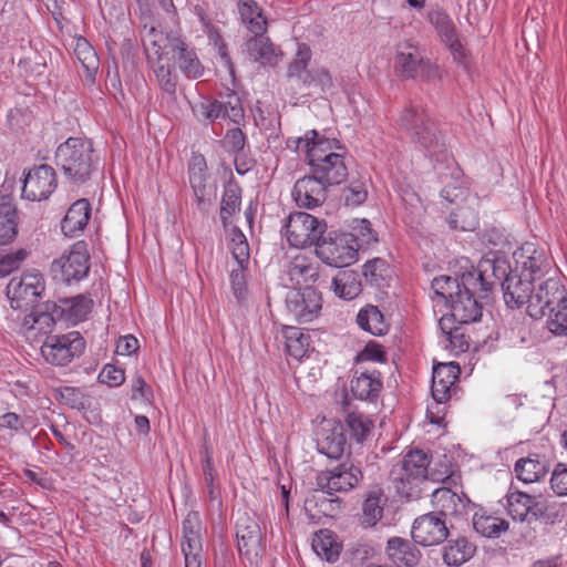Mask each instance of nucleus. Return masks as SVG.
<instances>
[{
    "mask_svg": "<svg viewBox=\"0 0 567 567\" xmlns=\"http://www.w3.org/2000/svg\"><path fill=\"white\" fill-rule=\"evenodd\" d=\"M293 143L298 152L307 154L310 172L329 188L347 179L349 173L344 162L346 148L339 141L321 136L313 130L297 137Z\"/></svg>",
    "mask_w": 567,
    "mask_h": 567,
    "instance_id": "1",
    "label": "nucleus"
},
{
    "mask_svg": "<svg viewBox=\"0 0 567 567\" xmlns=\"http://www.w3.org/2000/svg\"><path fill=\"white\" fill-rule=\"evenodd\" d=\"M399 125L426 157L440 163L449 159L445 136L423 106L406 105L400 114Z\"/></svg>",
    "mask_w": 567,
    "mask_h": 567,
    "instance_id": "2",
    "label": "nucleus"
},
{
    "mask_svg": "<svg viewBox=\"0 0 567 567\" xmlns=\"http://www.w3.org/2000/svg\"><path fill=\"white\" fill-rule=\"evenodd\" d=\"M55 164L74 185L89 182L100 167V158L89 140L70 137L55 151Z\"/></svg>",
    "mask_w": 567,
    "mask_h": 567,
    "instance_id": "3",
    "label": "nucleus"
},
{
    "mask_svg": "<svg viewBox=\"0 0 567 567\" xmlns=\"http://www.w3.org/2000/svg\"><path fill=\"white\" fill-rule=\"evenodd\" d=\"M494 282L483 277V271H466L462 274L463 289L449 303L458 324L477 321L482 317V305L477 298L487 297Z\"/></svg>",
    "mask_w": 567,
    "mask_h": 567,
    "instance_id": "4",
    "label": "nucleus"
},
{
    "mask_svg": "<svg viewBox=\"0 0 567 567\" xmlns=\"http://www.w3.org/2000/svg\"><path fill=\"white\" fill-rule=\"evenodd\" d=\"M430 458L422 450L410 451L395 463L390 471V478L398 494L406 499L420 497V485L425 482Z\"/></svg>",
    "mask_w": 567,
    "mask_h": 567,
    "instance_id": "5",
    "label": "nucleus"
},
{
    "mask_svg": "<svg viewBox=\"0 0 567 567\" xmlns=\"http://www.w3.org/2000/svg\"><path fill=\"white\" fill-rule=\"evenodd\" d=\"M148 40L156 53L162 55H172L178 63L179 70L189 79L200 78L204 68L200 64L196 53L189 50L185 42L176 34H164L156 31L155 28L148 30Z\"/></svg>",
    "mask_w": 567,
    "mask_h": 567,
    "instance_id": "6",
    "label": "nucleus"
},
{
    "mask_svg": "<svg viewBox=\"0 0 567 567\" xmlns=\"http://www.w3.org/2000/svg\"><path fill=\"white\" fill-rule=\"evenodd\" d=\"M327 230V224L305 212L291 213L285 224V236L290 246L305 248L318 246Z\"/></svg>",
    "mask_w": 567,
    "mask_h": 567,
    "instance_id": "7",
    "label": "nucleus"
},
{
    "mask_svg": "<svg viewBox=\"0 0 567 567\" xmlns=\"http://www.w3.org/2000/svg\"><path fill=\"white\" fill-rule=\"evenodd\" d=\"M90 271V255L86 244L78 241L51 264V274L55 281L71 285L87 276Z\"/></svg>",
    "mask_w": 567,
    "mask_h": 567,
    "instance_id": "8",
    "label": "nucleus"
},
{
    "mask_svg": "<svg viewBox=\"0 0 567 567\" xmlns=\"http://www.w3.org/2000/svg\"><path fill=\"white\" fill-rule=\"evenodd\" d=\"M44 278L39 272H28L12 278L7 286V296L16 310L29 311L38 306L44 291Z\"/></svg>",
    "mask_w": 567,
    "mask_h": 567,
    "instance_id": "9",
    "label": "nucleus"
},
{
    "mask_svg": "<svg viewBox=\"0 0 567 567\" xmlns=\"http://www.w3.org/2000/svg\"><path fill=\"white\" fill-rule=\"evenodd\" d=\"M84 349L83 337L78 331H71L62 336H48L41 347V353L47 362L63 367L80 357Z\"/></svg>",
    "mask_w": 567,
    "mask_h": 567,
    "instance_id": "10",
    "label": "nucleus"
},
{
    "mask_svg": "<svg viewBox=\"0 0 567 567\" xmlns=\"http://www.w3.org/2000/svg\"><path fill=\"white\" fill-rule=\"evenodd\" d=\"M351 236L348 233L329 236L319 241L316 247L317 256L327 265L342 268L357 260L355 246L351 244Z\"/></svg>",
    "mask_w": 567,
    "mask_h": 567,
    "instance_id": "11",
    "label": "nucleus"
},
{
    "mask_svg": "<svg viewBox=\"0 0 567 567\" xmlns=\"http://www.w3.org/2000/svg\"><path fill=\"white\" fill-rule=\"evenodd\" d=\"M362 473L358 466L342 463L331 470H326L317 475V487L328 495L344 493L358 485Z\"/></svg>",
    "mask_w": 567,
    "mask_h": 567,
    "instance_id": "12",
    "label": "nucleus"
},
{
    "mask_svg": "<svg viewBox=\"0 0 567 567\" xmlns=\"http://www.w3.org/2000/svg\"><path fill=\"white\" fill-rule=\"evenodd\" d=\"M565 298L566 292L560 281L556 278H548L539 284L537 289L533 287L526 311L532 318L540 319L546 316L550 307H555Z\"/></svg>",
    "mask_w": 567,
    "mask_h": 567,
    "instance_id": "13",
    "label": "nucleus"
},
{
    "mask_svg": "<svg viewBox=\"0 0 567 567\" xmlns=\"http://www.w3.org/2000/svg\"><path fill=\"white\" fill-rule=\"evenodd\" d=\"M56 174L53 167L41 164L27 174L22 196L32 202L47 199L56 187Z\"/></svg>",
    "mask_w": 567,
    "mask_h": 567,
    "instance_id": "14",
    "label": "nucleus"
},
{
    "mask_svg": "<svg viewBox=\"0 0 567 567\" xmlns=\"http://www.w3.org/2000/svg\"><path fill=\"white\" fill-rule=\"evenodd\" d=\"M411 535L416 544L434 546L447 538L449 527L444 518L432 512L414 519Z\"/></svg>",
    "mask_w": 567,
    "mask_h": 567,
    "instance_id": "15",
    "label": "nucleus"
},
{
    "mask_svg": "<svg viewBox=\"0 0 567 567\" xmlns=\"http://www.w3.org/2000/svg\"><path fill=\"white\" fill-rule=\"evenodd\" d=\"M328 189L329 187L310 172L295 183L291 195L298 207L312 209L326 202Z\"/></svg>",
    "mask_w": 567,
    "mask_h": 567,
    "instance_id": "16",
    "label": "nucleus"
},
{
    "mask_svg": "<svg viewBox=\"0 0 567 567\" xmlns=\"http://www.w3.org/2000/svg\"><path fill=\"white\" fill-rule=\"evenodd\" d=\"M182 553L185 567L202 566L200 524L196 513H189L183 520Z\"/></svg>",
    "mask_w": 567,
    "mask_h": 567,
    "instance_id": "17",
    "label": "nucleus"
},
{
    "mask_svg": "<svg viewBox=\"0 0 567 567\" xmlns=\"http://www.w3.org/2000/svg\"><path fill=\"white\" fill-rule=\"evenodd\" d=\"M289 312L298 322H310L321 309V298L311 287L291 291L286 298Z\"/></svg>",
    "mask_w": 567,
    "mask_h": 567,
    "instance_id": "18",
    "label": "nucleus"
},
{
    "mask_svg": "<svg viewBox=\"0 0 567 567\" xmlns=\"http://www.w3.org/2000/svg\"><path fill=\"white\" fill-rule=\"evenodd\" d=\"M546 509L543 501L526 493L514 492L507 495V513L515 520H537L545 515Z\"/></svg>",
    "mask_w": 567,
    "mask_h": 567,
    "instance_id": "19",
    "label": "nucleus"
},
{
    "mask_svg": "<svg viewBox=\"0 0 567 567\" xmlns=\"http://www.w3.org/2000/svg\"><path fill=\"white\" fill-rule=\"evenodd\" d=\"M458 374L460 367L454 362L439 363L433 368L431 392L436 408L450 400L452 392L456 390Z\"/></svg>",
    "mask_w": 567,
    "mask_h": 567,
    "instance_id": "20",
    "label": "nucleus"
},
{
    "mask_svg": "<svg viewBox=\"0 0 567 567\" xmlns=\"http://www.w3.org/2000/svg\"><path fill=\"white\" fill-rule=\"evenodd\" d=\"M238 550L250 560L261 555L262 533L258 523L249 517H240L236 523Z\"/></svg>",
    "mask_w": 567,
    "mask_h": 567,
    "instance_id": "21",
    "label": "nucleus"
},
{
    "mask_svg": "<svg viewBox=\"0 0 567 567\" xmlns=\"http://www.w3.org/2000/svg\"><path fill=\"white\" fill-rule=\"evenodd\" d=\"M347 439L342 424L327 422L317 437V447L321 454L329 458H339L346 451Z\"/></svg>",
    "mask_w": 567,
    "mask_h": 567,
    "instance_id": "22",
    "label": "nucleus"
},
{
    "mask_svg": "<svg viewBox=\"0 0 567 567\" xmlns=\"http://www.w3.org/2000/svg\"><path fill=\"white\" fill-rule=\"evenodd\" d=\"M431 503L435 514L442 518L462 515L471 501L465 494H457L447 487H440L432 492Z\"/></svg>",
    "mask_w": 567,
    "mask_h": 567,
    "instance_id": "23",
    "label": "nucleus"
},
{
    "mask_svg": "<svg viewBox=\"0 0 567 567\" xmlns=\"http://www.w3.org/2000/svg\"><path fill=\"white\" fill-rule=\"evenodd\" d=\"M504 291V300L511 308H519L529 301L533 292V281L523 275L511 271L501 281Z\"/></svg>",
    "mask_w": 567,
    "mask_h": 567,
    "instance_id": "24",
    "label": "nucleus"
},
{
    "mask_svg": "<svg viewBox=\"0 0 567 567\" xmlns=\"http://www.w3.org/2000/svg\"><path fill=\"white\" fill-rule=\"evenodd\" d=\"M245 50L254 62L262 66H275L281 56V51L265 33H254V37L245 42Z\"/></svg>",
    "mask_w": 567,
    "mask_h": 567,
    "instance_id": "25",
    "label": "nucleus"
},
{
    "mask_svg": "<svg viewBox=\"0 0 567 567\" xmlns=\"http://www.w3.org/2000/svg\"><path fill=\"white\" fill-rule=\"evenodd\" d=\"M385 554L396 567H414L419 564L421 558L420 550L409 539L401 537H391L388 539Z\"/></svg>",
    "mask_w": 567,
    "mask_h": 567,
    "instance_id": "26",
    "label": "nucleus"
},
{
    "mask_svg": "<svg viewBox=\"0 0 567 567\" xmlns=\"http://www.w3.org/2000/svg\"><path fill=\"white\" fill-rule=\"evenodd\" d=\"M206 159L200 154L192 156L188 165L189 183L199 209L205 210L209 198L206 192Z\"/></svg>",
    "mask_w": 567,
    "mask_h": 567,
    "instance_id": "27",
    "label": "nucleus"
},
{
    "mask_svg": "<svg viewBox=\"0 0 567 567\" xmlns=\"http://www.w3.org/2000/svg\"><path fill=\"white\" fill-rule=\"evenodd\" d=\"M91 217V205L87 199L74 202L61 221V229L65 236L74 237L82 231Z\"/></svg>",
    "mask_w": 567,
    "mask_h": 567,
    "instance_id": "28",
    "label": "nucleus"
},
{
    "mask_svg": "<svg viewBox=\"0 0 567 567\" xmlns=\"http://www.w3.org/2000/svg\"><path fill=\"white\" fill-rule=\"evenodd\" d=\"M549 468V463L544 455L534 453L519 458L515 464V473L524 483H534L543 478Z\"/></svg>",
    "mask_w": 567,
    "mask_h": 567,
    "instance_id": "29",
    "label": "nucleus"
},
{
    "mask_svg": "<svg viewBox=\"0 0 567 567\" xmlns=\"http://www.w3.org/2000/svg\"><path fill=\"white\" fill-rule=\"evenodd\" d=\"M421 61L422 58L413 45L408 42L398 45L394 69L401 78L413 79L417 76Z\"/></svg>",
    "mask_w": 567,
    "mask_h": 567,
    "instance_id": "30",
    "label": "nucleus"
},
{
    "mask_svg": "<svg viewBox=\"0 0 567 567\" xmlns=\"http://www.w3.org/2000/svg\"><path fill=\"white\" fill-rule=\"evenodd\" d=\"M429 21L447 48L451 51L458 52L461 43L455 25L449 14L441 9L432 10L429 12Z\"/></svg>",
    "mask_w": 567,
    "mask_h": 567,
    "instance_id": "31",
    "label": "nucleus"
},
{
    "mask_svg": "<svg viewBox=\"0 0 567 567\" xmlns=\"http://www.w3.org/2000/svg\"><path fill=\"white\" fill-rule=\"evenodd\" d=\"M476 551V546L465 537L449 540L443 548V560L447 566H461L470 560Z\"/></svg>",
    "mask_w": 567,
    "mask_h": 567,
    "instance_id": "32",
    "label": "nucleus"
},
{
    "mask_svg": "<svg viewBox=\"0 0 567 567\" xmlns=\"http://www.w3.org/2000/svg\"><path fill=\"white\" fill-rule=\"evenodd\" d=\"M237 8L243 23L251 33H265L267 31V19L255 0H239Z\"/></svg>",
    "mask_w": 567,
    "mask_h": 567,
    "instance_id": "33",
    "label": "nucleus"
},
{
    "mask_svg": "<svg viewBox=\"0 0 567 567\" xmlns=\"http://www.w3.org/2000/svg\"><path fill=\"white\" fill-rule=\"evenodd\" d=\"M287 272L291 281L297 285H306L316 282L319 279V266L311 264L303 256L295 257L288 265Z\"/></svg>",
    "mask_w": 567,
    "mask_h": 567,
    "instance_id": "34",
    "label": "nucleus"
},
{
    "mask_svg": "<svg viewBox=\"0 0 567 567\" xmlns=\"http://www.w3.org/2000/svg\"><path fill=\"white\" fill-rule=\"evenodd\" d=\"M332 286L336 295L347 300L358 297L362 290L360 275L350 269L339 271L332 279Z\"/></svg>",
    "mask_w": 567,
    "mask_h": 567,
    "instance_id": "35",
    "label": "nucleus"
},
{
    "mask_svg": "<svg viewBox=\"0 0 567 567\" xmlns=\"http://www.w3.org/2000/svg\"><path fill=\"white\" fill-rule=\"evenodd\" d=\"M386 497L379 488L369 492L362 505L361 520L365 527H373L383 516Z\"/></svg>",
    "mask_w": 567,
    "mask_h": 567,
    "instance_id": "36",
    "label": "nucleus"
},
{
    "mask_svg": "<svg viewBox=\"0 0 567 567\" xmlns=\"http://www.w3.org/2000/svg\"><path fill=\"white\" fill-rule=\"evenodd\" d=\"M350 389L352 394L359 400H372L378 396L382 389V382L379 378V373L369 374L361 373L359 377H354L350 382Z\"/></svg>",
    "mask_w": 567,
    "mask_h": 567,
    "instance_id": "37",
    "label": "nucleus"
},
{
    "mask_svg": "<svg viewBox=\"0 0 567 567\" xmlns=\"http://www.w3.org/2000/svg\"><path fill=\"white\" fill-rule=\"evenodd\" d=\"M312 52L308 44L299 43L293 60L289 63L287 76L296 80L302 86L309 78L310 70H308L311 61Z\"/></svg>",
    "mask_w": 567,
    "mask_h": 567,
    "instance_id": "38",
    "label": "nucleus"
},
{
    "mask_svg": "<svg viewBox=\"0 0 567 567\" xmlns=\"http://www.w3.org/2000/svg\"><path fill=\"white\" fill-rule=\"evenodd\" d=\"M74 53L85 71L86 82L93 84L100 64L95 50L84 38H78Z\"/></svg>",
    "mask_w": 567,
    "mask_h": 567,
    "instance_id": "39",
    "label": "nucleus"
},
{
    "mask_svg": "<svg viewBox=\"0 0 567 567\" xmlns=\"http://www.w3.org/2000/svg\"><path fill=\"white\" fill-rule=\"evenodd\" d=\"M286 350L292 358L302 359L310 347V336L296 327H286L284 329Z\"/></svg>",
    "mask_w": 567,
    "mask_h": 567,
    "instance_id": "40",
    "label": "nucleus"
},
{
    "mask_svg": "<svg viewBox=\"0 0 567 567\" xmlns=\"http://www.w3.org/2000/svg\"><path fill=\"white\" fill-rule=\"evenodd\" d=\"M473 527L483 537H498L509 527L507 520L484 513H475L473 516Z\"/></svg>",
    "mask_w": 567,
    "mask_h": 567,
    "instance_id": "41",
    "label": "nucleus"
},
{
    "mask_svg": "<svg viewBox=\"0 0 567 567\" xmlns=\"http://www.w3.org/2000/svg\"><path fill=\"white\" fill-rule=\"evenodd\" d=\"M17 209L11 202L0 203V246L13 240L17 235Z\"/></svg>",
    "mask_w": 567,
    "mask_h": 567,
    "instance_id": "42",
    "label": "nucleus"
},
{
    "mask_svg": "<svg viewBox=\"0 0 567 567\" xmlns=\"http://www.w3.org/2000/svg\"><path fill=\"white\" fill-rule=\"evenodd\" d=\"M357 322L360 328L373 336H382L386 332L383 315L374 306L361 309L357 316Z\"/></svg>",
    "mask_w": 567,
    "mask_h": 567,
    "instance_id": "43",
    "label": "nucleus"
},
{
    "mask_svg": "<svg viewBox=\"0 0 567 567\" xmlns=\"http://www.w3.org/2000/svg\"><path fill=\"white\" fill-rule=\"evenodd\" d=\"M312 548L319 557L330 563L336 561L341 551V545L333 539L328 530H320L316 534Z\"/></svg>",
    "mask_w": 567,
    "mask_h": 567,
    "instance_id": "44",
    "label": "nucleus"
},
{
    "mask_svg": "<svg viewBox=\"0 0 567 567\" xmlns=\"http://www.w3.org/2000/svg\"><path fill=\"white\" fill-rule=\"evenodd\" d=\"M351 244L355 246V250L368 248L378 241V235L372 229L371 223L368 219H354L351 225Z\"/></svg>",
    "mask_w": 567,
    "mask_h": 567,
    "instance_id": "45",
    "label": "nucleus"
},
{
    "mask_svg": "<svg viewBox=\"0 0 567 567\" xmlns=\"http://www.w3.org/2000/svg\"><path fill=\"white\" fill-rule=\"evenodd\" d=\"M241 189L237 184H229L223 194L220 203V219L226 227L229 219L240 209Z\"/></svg>",
    "mask_w": 567,
    "mask_h": 567,
    "instance_id": "46",
    "label": "nucleus"
},
{
    "mask_svg": "<svg viewBox=\"0 0 567 567\" xmlns=\"http://www.w3.org/2000/svg\"><path fill=\"white\" fill-rule=\"evenodd\" d=\"M546 327L555 336H567V297L546 313Z\"/></svg>",
    "mask_w": 567,
    "mask_h": 567,
    "instance_id": "47",
    "label": "nucleus"
},
{
    "mask_svg": "<svg viewBox=\"0 0 567 567\" xmlns=\"http://www.w3.org/2000/svg\"><path fill=\"white\" fill-rule=\"evenodd\" d=\"M62 311L66 313L69 320L73 322L82 321L90 313L92 308V300L79 295L71 299H63Z\"/></svg>",
    "mask_w": 567,
    "mask_h": 567,
    "instance_id": "48",
    "label": "nucleus"
},
{
    "mask_svg": "<svg viewBox=\"0 0 567 567\" xmlns=\"http://www.w3.org/2000/svg\"><path fill=\"white\" fill-rule=\"evenodd\" d=\"M326 494L317 487L313 494L306 499V508H317L318 513L324 516H334L340 509L341 501L339 497L328 498Z\"/></svg>",
    "mask_w": 567,
    "mask_h": 567,
    "instance_id": "49",
    "label": "nucleus"
},
{
    "mask_svg": "<svg viewBox=\"0 0 567 567\" xmlns=\"http://www.w3.org/2000/svg\"><path fill=\"white\" fill-rule=\"evenodd\" d=\"M434 293L442 298L446 305L454 299L458 291L463 289L462 277L453 278L450 276H440L432 280Z\"/></svg>",
    "mask_w": 567,
    "mask_h": 567,
    "instance_id": "50",
    "label": "nucleus"
},
{
    "mask_svg": "<svg viewBox=\"0 0 567 567\" xmlns=\"http://www.w3.org/2000/svg\"><path fill=\"white\" fill-rule=\"evenodd\" d=\"M449 225L453 229L463 231L474 230L478 225L476 213L468 206L457 207L449 217Z\"/></svg>",
    "mask_w": 567,
    "mask_h": 567,
    "instance_id": "51",
    "label": "nucleus"
},
{
    "mask_svg": "<svg viewBox=\"0 0 567 567\" xmlns=\"http://www.w3.org/2000/svg\"><path fill=\"white\" fill-rule=\"evenodd\" d=\"M347 426L351 437L358 443H362L369 436L373 422L362 413L351 412L347 415Z\"/></svg>",
    "mask_w": 567,
    "mask_h": 567,
    "instance_id": "52",
    "label": "nucleus"
},
{
    "mask_svg": "<svg viewBox=\"0 0 567 567\" xmlns=\"http://www.w3.org/2000/svg\"><path fill=\"white\" fill-rule=\"evenodd\" d=\"M29 310L30 312L24 316L22 322L25 328L47 331L53 326L54 319L52 315L49 313V306L42 309V307L38 305Z\"/></svg>",
    "mask_w": 567,
    "mask_h": 567,
    "instance_id": "53",
    "label": "nucleus"
},
{
    "mask_svg": "<svg viewBox=\"0 0 567 567\" xmlns=\"http://www.w3.org/2000/svg\"><path fill=\"white\" fill-rule=\"evenodd\" d=\"M522 265L523 270L520 275L532 281H535L544 276V269L549 265V262L543 252L534 250L533 254L522 262Z\"/></svg>",
    "mask_w": 567,
    "mask_h": 567,
    "instance_id": "54",
    "label": "nucleus"
},
{
    "mask_svg": "<svg viewBox=\"0 0 567 567\" xmlns=\"http://www.w3.org/2000/svg\"><path fill=\"white\" fill-rule=\"evenodd\" d=\"M389 271L388 262L382 258L368 260L363 266V276L368 282L374 286H381Z\"/></svg>",
    "mask_w": 567,
    "mask_h": 567,
    "instance_id": "55",
    "label": "nucleus"
},
{
    "mask_svg": "<svg viewBox=\"0 0 567 567\" xmlns=\"http://www.w3.org/2000/svg\"><path fill=\"white\" fill-rule=\"evenodd\" d=\"M367 186L361 179L351 181L350 185L342 192V198L347 206H359L367 200Z\"/></svg>",
    "mask_w": 567,
    "mask_h": 567,
    "instance_id": "56",
    "label": "nucleus"
},
{
    "mask_svg": "<svg viewBox=\"0 0 567 567\" xmlns=\"http://www.w3.org/2000/svg\"><path fill=\"white\" fill-rule=\"evenodd\" d=\"M63 403L75 410H85L90 406V398L80 389L65 386L60 392Z\"/></svg>",
    "mask_w": 567,
    "mask_h": 567,
    "instance_id": "57",
    "label": "nucleus"
},
{
    "mask_svg": "<svg viewBox=\"0 0 567 567\" xmlns=\"http://www.w3.org/2000/svg\"><path fill=\"white\" fill-rule=\"evenodd\" d=\"M317 85L322 92H327L333 89V79L330 72L326 68H315L310 70L309 78L307 79L303 87Z\"/></svg>",
    "mask_w": 567,
    "mask_h": 567,
    "instance_id": "58",
    "label": "nucleus"
},
{
    "mask_svg": "<svg viewBox=\"0 0 567 567\" xmlns=\"http://www.w3.org/2000/svg\"><path fill=\"white\" fill-rule=\"evenodd\" d=\"M99 380L110 386H118L125 381V373L116 365L105 364L99 374Z\"/></svg>",
    "mask_w": 567,
    "mask_h": 567,
    "instance_id": "59",
    "label": "nucleus"
},
{
    "mask_svg": "<svg viewBox=\"0 0 567 567\" xmlns=\"http://www.w3.org/2000/svg\"><path fill=\"white\" fill-rule=\"evenodd\" d=\"M157 82L161 89L167 94H174L176 91V76L172 73L168 65H159L155 70Z\"/></svg>",
    "mask_w": 567,
    "mask_h": 567,
    "instance_id": "60",
    "label": "nucleus"
},
{
    "mask_svg": "<svg viewBox=\"0 0 567 567\" xmlns=\"http://www.w3.org/2000/svg\"><path fill=\"white\" fill-rule=\"evenodd\" d=\"M246 143V137L243 131L238 127L231 128L227 131L223 144L224 147L233 153H239L244 150Z\"/></svg>",
    "mask_w": 567,
    "mask_h": 567,
    "instance_id": "61",
    "label": "nucleus"
},
{
    "mask_svg": "<svg viewBox=\"0 0 567 567\" xmlns=\"http://www.w3.org/2000/svg\"><path fill=\"white\" fill-rule=\"evenodd\" d=\"M444 342L446 343L445 347L450 348V350L455 353L465 352L470 348L468 340L464 334L462 327L452 331V333L444 339Z\"/></svg>",
    "mask_w": 567,
    "mask_h": 567,
    "instance_id": "62",
    "label": "nucleus"
},
{
    "mask_svg": "<svg viewBox=\"0 0 567 567\" xmlns=\"http://www.w3.org/2000/svg\"><path fill=\"white\" fill-rule=\"evenodd\" d=\"M550 484L557 495H567V465L563 463L556 465Z\"/></svg>",
    "mask_w": 567,
    "mask_h": 567,
    "instance_id": "63",
    "label": "nucleus"
},
{
    "mask_svg": "<svg viewBox=\"0 0 567 567\" xmlns=\"http://www.w3.org/2000/svg\"><path fill=\"white\" fill-rule=\"evenodd\" d=\"M224 116H227L234 123H238L239 120L244 116V110L240 100L235 94L229 96V100L224 103Z\"/></svg>",
    "mask_w": 567,
    "mask_h": 567,
    "instance_id": "64",
    "label": "nucleus"
}]
</instances>
